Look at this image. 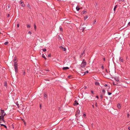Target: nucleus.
I'll return each instance as SVG.
<instances>
[{"mask_svg": "<svg viewBox=\"0 0 130 130\" xmlns=\"http://www.w3.org/2000/svg\"><path fill=\"white\" fill-rule=\"evenodd\" d=\"M3 126H4L6 128H7V126L6 125H4Z\"/></svg>", "mask_w": 130, "mask_h": 130, "instance_id": "nucleus-36", "label": "nucleus"}, {"mask_svg": "<svg viewBox=\"0 0 130 130\" xmlns=\"http://www.w3.org/2000/svg\"><path fill=\"white\" fill-rule=\"evenodd\" d=\"M101 67H102V68L103 69H104V67H103V66H102Z\"/></svg>", "mask_w": 130, "mask_h": 130, "instance_id": "nucleus-45", "label": "nucleus"}, {"mask_svg": "<svg viewBox=\"0 0 130 130\" xmlns=\"http://www.w3.org/2000/svg\"><path fill=\"white\" fill-rule=\"evenodd\" d=\"M128 25H130V22H129L128 24Z\"/></svg>", "mask_w": 130, "mask_h": 130, "instance_id": "nucleus-41", "label": "nucleus"}, {"mask_svg": "<svg viewBox=\"0 0 130 130\" xmlns=\"http://www.w3.org/2000/svg\"><path fill=\"white\" fill-rule=\"evenodd\" d=\"M86 64V62L84 61V60H83L82 63L81 64V66L82 68L85 67Z\"/></svg>", "mask_w": 130, "mask_h": 130, "instance_id": "nucleus-2", "label": "nucleus"}, {"mask_svg": "<svg viewBox=\"0 0 130 130\" xmlns=\"http://www.w3.org/2000/svg\"><path fill=\"white\" fill-rule=\"evenodd\" d=\"M51 54H49L48 55V57H51Z\"/></svg>", "mask_w": 130, "mask_h": 130, "instance_id": "nucleus-34", "label": "nucleus"}, {"mask_svg": "<svg viewBox=\"0 0 130 130\" xmlns=\"http://www.w3.org/2000/svg\"><path fill=\"white\" fill-rule=\"evenodd\" d=\"M10 7V6H8V7L9 8Z\"/></svg>", "mask_w": 130, "mask_h": 130, "instance_id": "nucleus-52", "label": "nucleus"}, {"mask_svg": "<svg viewBox=\"0 0 130 130\" xmlns=\"http://www.w3.org/2000/svg\"><path fill=\"white\" fill-rule=\"evenodd\" d=\"M117 107L119 109H120L121 108V106L120 104L118 103L117 105Z\"/></svg>", "mask_w": 130, "mask_h": 130, "instance_id": "nucleus-8", "label": "nucleus"}, {"mask_svg": "<svg viewBox=\"0 0 130 130\" xmlns=\"http://www.w3.org/2000/svg\"><path fill=\"white\" fill-rule=\"evenodd\" d=\"M45 70H46V71H49L48 69H46Z\"/></svg>", "mask_w": 130, "mask_h": 130, "instance_id": "nucleus-42", "label": "nucleus"}, {"mask_svg": "<svg viewBox=\"0 0 130 130\" xmlns=\"http://www.w3.org/2000/svg\"><path fill=\"white\" fill-rule=\"evenodd\" d=\"M128 129L129 130H130V127H128Z\"/></svg>", "mask_w": 130, "mask_h": 130, "instance_id": "nucleus-46", "label": "nucleus"}, {"mask_svg": "<svg viewBox=\"0 0 130 130\" xmlns=\"http://www.w3.org/2000/svg\"><path fill=\"white\" fill-rule=\"evenodd\" d=\"M88 73V71H86L84 73H82V75H84L85 74H86V73Z\"/></svg>", "mask_w": 130, "mask_h": 130, "instance_id": "nucleus-7", "label": "nucleus"}, {"mask_svg": "<svg viewBox=\"0 0 130 130\" xmlns=\"http://www.w3.org/2000/svg\"><path fill=\"white\" fill-rule=\"evenodd\" d=\"M96 6H98V4H97V3H96Z\"/></svg>", "mask_w": 130, "mask_h": 130, "instance_id": "nucleus-49", "label": "nucleus"}, {"mask_svg": "<svg viewBox=\"0 0 130 130\" xmlns=\"http://www.w3.org/2000/svg\"><path fill=\"white\" fill-rule=\"evenodd\" d=\"M85 28V27L83 26V25H81L80 27V28L81 30H82V32H84V30Z\"/></svg>", "mask_w": 130, "mask_h": 130, "instance_id": "nucleus-3", "label": "nucleus"}, {"mask_svg": "<svg viewBox=\"0 0 130 130\" xmlns=\"http://www.w3.org/2000/svg\"><path fill=\"white\" fill-rule=\"evenodd\" d=\"M14 67H17V65L16 63L15 62H14Z\"/></svg>", "mask_w": 130, "mask_h": 130, "instance_id": "nucleus-15", "label": "nucleus"}, {"mask_svg": "<svg viewBox=\"0 0 130 130\" xmlns=\"http://www.w3.org/2000/svg\"><path fill=\"white\" fill-rule=\"evenodd\" d=\"M96 98L98 99L99 98V97L97 96H96Z\"/></svg>", "mask_w": 130, "mask_h": 130, "instance_id": "nucleus-47", "label": "nucleus"}, {"mask_svg": "<svg viewBox=\"0 0 130 130\" xmlns=\"http://www.w3.org/2000/svg\"><path fill=\"white\" fill-rule=\"evenodd\" d=\"M91 92L92 93V94H94L93 91H91Z\"/></svg>", "mask_w": 130, "mask_h": 130, "instance_id": "nucleus-37", "label": "nucleus"}, {"mask_svg": "<svg viewBox=\"0 0 130 130\" xmlns=\"http://www.w3.org/2000/svg\"><path fill=\"white\" fill-rule=\"evenodd\" d=\"M43 52H45V51H46V50L45 48H44L43 49Z\"/></svg>", "mask_w": 130, "mask_h": 130, "instance_id": "nucleus-28", "label": "nucleus"}, {"mask_svg": "<svg viewBox=\"0 0 130 130\" xmlns=\"http://www.w3.org/2000/svg\"><path fill=\"white\" fill-rule=\"evenodd\" d=\"M78 104V103L76 101H75V102H74V105H77Z\"/></svg>", "mask_w": 130, "mask_h": 130, "instance_id": "nucleus-11", "label": "nucleus"}, {"mask_svg": "<svg viewBox=\"0 0 130 130\" xmlns=\"http://www.w3.org/2000/svg\"><path fill=\"white\" fill-rule=\"evenodd\" d=\"M96 22V20H94L92 22V24H94Z\"/></svg>", "mask_w": 130, "mask_h": 130, "instance_id": "nucleus-14", "label": "nucleus"}, {"mask_svg": "<svg viewBox=\"0 0 130 130\" xmlns=\"http://www.w3.org/2000/svg\"><path fill=\"white\" fill-rule=\"evenodd\" d=\"M95 85H96L98 86V85H99L100 84H99V83L98 82H97V81H96L95 82Z\"/></svg>", "mask_w": 130, "mask_h": 130, "instance_id": "nucleus-9", "label": "nucleus"}, {"mask_svg": "<svg viewBox=\"0 0 130 130\" xmlns=\"http://www.w3.org/2000/svg\"><path fill=\"white\" fill-rule=\"evenodd\" d=\"M84 54V51L83 52L81 53L80 55V58L82 57L83 55Z\"/></svg>", "mask_w": 130, "mask_h": 130, "instance_id": "nucleus-10", "label": "nucleus"}, {"mask_svg": "<svg viewBox=\"0 0 130 130\" xmlns=\"http://www.w3.org/2000/svg\"><path fill=\"white\" fill-rule=\"evenodd\" d=\"M80 8L78 6H76V9L77 10V11H78L80 10Z\"/></svg>", "mask_w": 130, "mask_h": 130, "instance_id": "nucleus-12", "label": "nucleus"}, {"mask_svg": "<svg viewBox=\"0 0 130 130\" xmlns=\"http://www.w3.org/2000/svg\"><path fill=\"white\" fill-rule=\"evenodd\" d=\"M105 90L104 89H103L102 90V92L104 93L105 92Z\"/></svg>", "mask_w": 130, "mask_h": 130, "instance_id": "nucleus-32", "label": "nucleus"}, {"mask_svg": "<svg viewBox=\"0 0 130 130\" xmlns=\"http://www.w3.org/2000/svg\"><path fill=\"white\" fill-rule=\"evenodd\" d=\"M72 77L71 75H69L68 76V77L69 78H70L71 77Z\"/></svg>", "mask_w": 130, "mask_h": 130, "instance_id": "nucleus-31", "label": "nucleus"}, {"mask_svg": "<svg viewBox=\"0 0 130 130\" xmlns=\"http://www.w3.org/2000/svg\"><path fill=\"white\" fill-rule=\"evenodd\" d=\"M7 83L6 82H5L4 83V86H7Z\"/></svg>", "mask_w": 130, "mask_h": 130, "instance_id": "nucleus-20", "label": "nucleus"}, {"mask_svg": "<svg viewBox=\"0 0 130 130\" xmlns=\"http://www.w3.org/2000/svg\"><path fill=\"white\" fill-rule=\"evenodd\" d=\"M42 57L44 58V59H46V58L45 57V56L43 54H42Z\"/></svg>", "mask_w": 130, "mask_h": 130, "instance_id": "nucleus-24", "label": "nucleus"}, {"mask_svg": "<svg viewBox=\"0 0 130 130\" xmlns=\"http://www.w3.org/2000/svg\"><path fill=\"white\" fill-rule=\"evenodd\" d=\"M8 43V41H6V42H5V43H4V44L5 45H7Z\"/></svg>", "mask_w": 130, "mask_h": 130, "instance_id": "nucleus-19", "label": "nucleus"}, {"mask_svg": "<svg viewBox=\"0 0 130 130\" xmlns=\"http://www.w3.org/2000/svg\"><path fill=\"white\" fill-rule=\"evenodd\" d=\"M34 29H35L36 30V25L35 24H34Z\"/></svg>", "mask_w": 130, "mask_h": 130, "instance_id": "nucleus-18", "label": "nucleus"}, {"mask_svg": "<svg viewBox=\"0 0 130 130\" xmlns=\"http://www.w3.org/2000/svg\"><path fill=\"white\" fill-rule=\"evenodd\" d=\"M59 28L60 29V30L61 31H63V29H62V28L60 27H59Z\"/></svg>", "mask_w": 130, "mask_h": 130, "instance_id": "nucleus-25", "label": "nucleus"}, {"mask_svg": "<svg viewBox=\"0 0 130 130\" xmlns=\"http://www.w3.org/2000/svg\"><path fill=\"white\" fill-rule=\"evenodd\" d=\"M92 107H93V108H94V105H92Z\"/></svg>", "mask_w": 130, "mask_h": 130, "instance_id": "nucleus-48", "label": "nucleus"}, {"mask_svg": "<svg viewBox=\"0 0 130 130\" xmlns=\"http://www.w3.org/2000/svg\"><path fill=\"white\" fill-rule=\"evenodd\" d=\"M95 105L96 106H97V104L96 103L95 104Z\"/></svg>", "mask_w": 130, "mask_h": 130, "instance_id": "nucleus-44", "label": "nucleus"}, {"mask_svg": "<svg viewBox=\"0 0 130 130\" xmlns=\"http://www.w3.org/2000/svg\"><path fill=\"white\" fill-rule=\"evenodd\" d=\"M19 3L21 4V5L23 7H24V4L22 1H20Z\"/></svg>", "mask_w": 130, "mask_h": 130, "instance_id": "nucleus-4", "label": "nucleus"}, {"mask_svg": "<svg viewBox=\"0 0 130 130\" xmlns=\"http://www.w3.org/2000/svg\"><path fill=\"white\" fill-rule=\"evenodd\" d=\"M27 6L28 7V8H30V5L29 4H27Z\"/></svg>", "mask_w": 130, "mask_h": 130, "instance_id": "nucleus-26", "label": "nucleus"}, {"mask_svg": "<svg viewBox=\"0 0 130 130\" xmlns=\"http://www.w3.org/2000/svg\"><path fill=\"white\" fill-rule=\"evenodd\" d=\"M69 69V68L68 67H63L62 68L63 70H66Z\"/></svg>", "mask_w": 130, "mask_h": 130, "instance_id": "nucleus-6", "label": "nucleus"}, {"mask_svg": "<svg viewBox=\"0 0 130 130\" xmlns=\"http://www.w3.org/2000/svg\"><path fill=\"white\" fill-rule=\"evenodd\" d=\"M107 86V84H105L104 85V86L105 87H106Z\"/></svg>", "mask_w": 130, "mask_h": 130, "instance_id": "nucleus-39", "label": "nucleus"}, {"mask_svg": "<svg viewBox=\"0 0 130 130\" xmlns=\"http://www.w3.org/2000/svg\"><path fill=\"white\" fill-rule=\"evenodd\" d=\"M117 5H116L115 6L114 8V9H113V10L114 11H115L117 7Z\"/></svg>", "mask_w": 130, "mask_h": 130, "instance_id": "nucleus-17", "label": "nucleus"}, {"mask_svg": "<svg viewBox=\"0 0 130 130\" xmlns=\"http://www.w3.org/2000/svg\"><path fill=\"white\" fill-rule=\"evenodd\" d=\"M59 47L60 48H62V49L64 51H66V48H65L63 47L62 46H60Z\"/></svg>", "mask_w": 130, "mask_h": 130, "instance_id": "nucleus-5", "label": "nucleus"}, {"mask_svg": "<svg viewBox=\"0 0 130 130\" xmlns=\"http://www.w3.org/2000/svg\"><path fill=\"white\" fill-rule=\"evenodd\" d=\"M113 84L114 85H117L116 84H115V83H113Z\"/></svg>", "mask_w": 130, "mask_h": 130, "instance_id": "nucleus-51", "label": "nucleus"}, {"mask_svg": "<svg viewBox=\"0 0 130 130\" xmlns=\"http://www.w3.org/2000/svg\"><path fill=\"white\" fill-rule=\"evenodd\" d=\"M25 72L24 71L23 72V74L24 75H25Z\"/></svg>", "mask_w": 130, "mask_h": 130, "instance_id": "nucleus-43", "label": "nucleus"}, {"mask_svg": "<svg viewBox=\"0 0 130 130\" xmlns=\"http://www.w3.org/2000/svg\"><path fill=\"white\" fill-rule=\"evenodd\" d=\"M30 25L29 24H27V27L28 28H30Z\"/></svg>", "mask_w": 130, "mask_h": 130, "instance_id": "nucleus-23", "label": "nucleus"}, {"mask_svg": "<svg viewBox=\"0 0 130 130\" xmlns=\"http://www.w3.org/2000/svg\"><path fill=\"white\" fill-rule=\"evenodd\" d=\"M115 80L116 81H119V79L118 78H116Z\"/></svg>", "mask_w": 130, "mask_h": 130, "instance_id": "nucleus-29", "label": "nucleus"}, {"mask_svg": "<svg viewBox=\"0 0 130 130\" xmlns=\"http://www.w3.org/2000/svg\"><path fill=\"white\" fill-rule=\"evenodd\" d=\"M112 93L110 92H108V95H110Z\"/></svg>", "mask_w": 130, "mask_h": 130, "instance_id": "nucleus-30", "label": "nucleus"}, {"mask_svg": "<svg viewBox=\"0 0 130 130\" xmlns=\"http://www.w3.org/2000/svg\"><path fill=\"white\" fill-rule=\"evenodd\" d=\"M88 18V17L87 16H85L84 17V20H86Z\"/></svg>", "mask_w": 130, "mask_h": 130, "instance_id": "nucleus-21", "label": "nucleus"}, {"mask_svg": "<svg viewBox=\"0 0 130 130\" xmlns=\"http://www.w3.org/2000/svg\"><path fill=\"white\" fill-rule=\"evenodd\" d=\"M10 14H8L7 17H10Z\"/></svg>", "mask_w": 130, "mask_h": 130, "instance_id": "nucleus-40", "label": "nucleus"}, {"mask_svg": "<svg viewBox=\"0 0 130 130\" xmlns=\"http://www.w3.org/2000/svg\"><path fill=\"white\" fill-rule=\"evenodd\" d=\"M86 11H83V12H82V13L83 14H85V13H86Z\"/></svg>", "mask_w": 130, "mask_h": 130, "instance_id": "nucleus-22", "label": "nucleus"}, {"mask_svg": "<svg viewBox=\"0 0 130 130\" xmlns=\"http://www.w3.org/2000/svg\"><path fill=\"white\" fill-rule=\"evenodd\" d=\"M127 117H129V114H127Z\"/></svg>", "mask_w": 130, "mask_h": 130, "instance_id": "nucleus-35", "label": "nucleus"}, {"mask_svg": "<svg viewBox=\"0 0 130 130\" xmlns=\"http://www.w3.org/2000/svg\"><path fill=\"white\" fill-rule=\"evenodd\" d=\"M28 33L29 34H30V35H31V32L30 31H29L28 32Z\"/></svg>", "mask_w": 130, "mask_h": 130, "instance_id": "nucleus-33", "label": "nucleus"}, {"mask_svg": "<svg viewBox=\"0 0 130 130\" xmlns=\"http://www.w3.org/2000/svg\"><path fill=\"white\" fill-rule=\"evenodd\" d=\"M101 97H102V95H101Z\"/></svg>", "mask_w": 130, "mask_h": 130, "instance_id": "nucleus-53", "label": "nucleus"}, {"mask_svg": "<svg viewBox=\"0 0 130 130\" xmlns=\"http://www.w3.org/2000/svg\"><path fill=\"white\" fill-rule=\"evenodd\" d=\"M6 113L5 111L3 110H1V112H0V121L4 122V117L6 115Z\"/></svg>", "mask_w": 130, "mask_h": 130, "instance_id": "nucleus-1", "label": "nucleus"}, {"mask_svg": "<svg viewBox=\"0 0 130 130\" xmlns=\"http://www.w3.org/2000/svg\"><path fill=\"white\" fill-rule=\"evenodd\" d=\"M44 97H45L46 98L47 97V95L46 94L44 93Z\"/></svg>", "mask_w": 130, "mask_h": 130, "instance_id": "nucleus-27", "label": "nucleus"}, {"mask_svg": "<svg viewBox=\"0 0 130 130\" xmlns=\"http://www.w3.org/2000/svg\"><path fill=\"white\" fill-rule=\"evenodd\" d=\"M19 24H18L17 25V27H19Z\"/></svg>", "mask_w": 130, "mask_h": 130, "instance_id": "nucleus-38", "label": "nucleus"}, {"mask_svg": "<svg viewBox=\"0 0 130 130\" xmlns=\"http://www.w3.org/2000/svg\"><path fill=\"white\" fill-rule=\"evenodd\" d=\"M14 68L15 72L16 73L18 72V67H14Z\"/></svg>", "mask_w": 130, "mask_h": 130, "instance_id": "nucleus-13", "label": "nucleus"}, {"mask_svg": "<svg viewBox=\"0 0 130 130\" xmlns=\"http://www.w3.org/2000/svg\"><path fill=\"white\" fill-rule=\"evenodd\" d=\"M41 105L40 104V108H41Z\"/></svg>", "mask_w": 130, "mask_h": 130, "instance_id": "nucleus-50", "label": "nucleus"}, {"mask_svg": "<svg viewBox=\"0 0 130 130\" xmlns=\"http://www.w3.org/2000/svg\"><path fill=\"white\" fill-rule=\"evenodd\" d=\"M119 60L121 61V62H123V60L121 59V57L119 58Z\"/></svg>", "mask_w": 130, "mask_h": 130, "instance_id": "nucleus-16", "label": "nucleus"}]
</instances>
